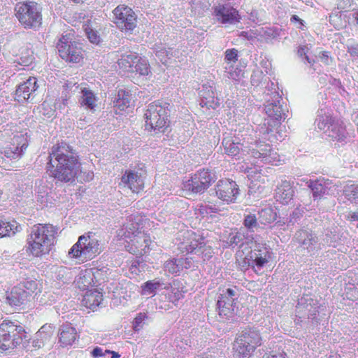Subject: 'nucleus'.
I'll list each match as a JSON object with an SVG mask.
<instances>
[{
	"label": "nucleus",
	"mask_w": 358,
	"mask_h": 358,
	"mask_svg": "<svg viewBox=\"0 0 358 358\" xmlns=\"http://www.w3.org/2000/svg\"><path fill=\"white\" fill-rule=\"evenodd\" d=\"M259 137L258 134L255 137L250 134L241 143L237 138L227 136L223 138L222 146L228 156L240 158L247 152L257 163L278 166L280 161L279 155L271 145L260 141Z\"/></svg>",
	"instance_id": "nucleus-1"
},
{
	"label": "nucleus",
	"mask_w": 358,
	"mask_h": 358,
	"mask_svg": "<svg viewBox=\"0 0 358 358\" xmlns=\"http://www.w3.org/2000/svg\"><path fill=\"white\" fill-rule=\"evenodd\" d=\"M47 171L51 177L63 182H73L80 164L71 146L61 142L51 148Z\"/></svg>",
	"instance_id": "nucleus-2"
},
{
	"label": "nucleus",
	"mask_w": 358,
	"mask_h": 358,
	"mask_svg": "<svg viewBox=\"0 0 358 358\" xmlns=\"http://www.w3.org/2000/svg\"><path fill=\"white\" fill-rule=\"evenodd\" d=\"M265 103L264 110L268 115L267 119H264V123L258 126L259 136L270 142L275 141H281V136L278 135L277 127L282 120H285L287 117L288 110L286 106H283L282 97L279 93L273 91L271 96L264 99Z\"/></svg>",
	"instance_id": "nucleus-3"
},
{
	"label": "nucleus",
	"mask_w": 358,
	"mask_h": 358,
	"mask_svg": "<svg viewBox=\"0 0 358 358\" xmlns=\"http://www.w3.org/2000/svg\"><path fill=\"white\" fill-rule=\"evenodd\" d=\"M250 242L254 245L251 251L245 256L244 262L248 266L255 268V272H257L268 262L270 258L269 250L266 243L261 241L260 237L257 235H245L241 231L231 234L228 238L229 246L232 248L238 245L241 246L245 243H248Z\"/></svg>",
	"instance_id": "nucleus-4"
},
{
	"label": "nucleus",
	"mask_w": 358,
	"mask_h": 358,
	"mask_svg": "<svg viewBox=\"0 0 358 358\" xmlns=\"http://www.w3.org/2000/svg\"><path fill=\"white\" fill-rule=\"evenodd\" d=\"M57 229L50 224H38L31 228L27 238L28 250L34 257L48 254L54 245Z\"/></svg>",
	"instance_id": "nucleus-5"
},
{
	"label": "nucleus",
	"mask_w": 358,
	"mask_h": 358,
	"mask_svg": "<svg viewBox=\"0 0 358 358\" xmlns=\"http://www.w3.org/2000/svg\"><path fill=\"white\" fill-rule=\"evenodd\" d=\"M42 6L34 1L17 2L14 14L20 24L25 29L38 30L42 25Z\"/></svg>",
	"instance_id": "nucleus-6"
},
{
	"label": "nucleus",
	"mask_w": 358,
	"mask_h": 358,
	"mask_svg": "<svg viewBox=\"0 0 358 358\" xmlns=\"http://www.w3.org/2000/svg\"><path fill=\"white\" fill-rule=\"evenodd\" d=\"M315 124L331 140L341 143L346 141L348 133L345 126L333 117L331 110L327 106H322L318 109Z\"/></svg>",
	"instance_id": "nucleus-7"
},
{
	"label": "nucleus",
	"mask_w": 358,
	"mask_h": 358,
	"mask_svg": "<svg viewBox=\"0 0 358 358\" xmlns=\"http://www.w3.org/2000/svg\"><path fill=\"white\" fill-rule=\"evenodd\" d=\"M171 106L167 102L160 101L150 103L144 114L145 129L156 133H164L167 129Z\"/></svg>",
	"instance_id": "nucleus-8"
},
{
	"label": "nucleus",
	"mask_w": 358,
	"mask_h": 358,
	"mask_svg": "<svg viewBox=\"0 0 358 358\" xmlns=\"http://www.w3.org/2000/svg\"><path fill=\"white\" fill-rule=\"evenodd\" d=\"M101 252L100 241L95 234L82 235L69 251V256L83 262L92 259Z\"/></svg>",
	"instance_id": "nucleus-9"
},
{
	"label": "nucleus",
	"mask_w": 358,
	"mask_h": 358,
	"mask_svg": "<svg viewBox=\"0 0 358 358\" xmlns=\"http://www.w3.org/2000/svg\"><path fill=\"white\" fill-rule=\"evenodd\" d=\"M140 218L130 216L128 222L118 231V236L124 239L127 243L141 248V250L148 246L149 239L141 230Z\"/></svg>",
	"instance_id": "nucleus-10"
},
{
	"label": "nucleus",
	"mask_w": 358,
	"mask_h": 358,
	"mask_svg": "<svg viewBox=\"0 0 358 358\" xmlns=\"http://www.w3.org/2000/svg\"><path fill=\"white\" fill-rule=\"evenodd\" d=\"M216 180L215 173L208 169H200L183 183L185 189L196 194L203 193Z\"/></svg>",
	"instance_id": "nucleus-11"
},
{
	"label": "nucleus",
	"mask_w": 358,
	"mask_h": 358,
	"mask_svg": "<svg viewBox=\"0 0 358 358\" xmlns=\"http://www.w3.org/2000/svg\"><path fill=\"white\" fill-rule=\"evenodd\" d=\"M57 48L59 56L66 62L78 63L83 59V50L80 44L72 41L70 35H62Z\"/></svg>",
	"instance_id": "nucleus-12"
},
{
	"label": "nucleus",
	"mask_w": 358,
	"mask_h": 358,
	"mask_svg": "<svg viewBox=\"0 0 358 358\" xmlns=\"http://www.w3.org/2000/svg\"><path fill=\"white\" fill-rule=\"evenodd\" d=\"M238 294L236 288H227L222 291L217 302L218 314L223 320H228L235 315L238 309Z\"/></svg>",
	"instance_id": "nucleus-13"
},
{
	"label": "nucleus",
	"mask_w": 358,
	"mask_h": 358,
	"mask_svg": "<svg viewBox=\"0 0 358 358\" xmlns=\"http://www.w3.org/2000/svg\"><path fill=\"white\" fill-rule=\"evenodd\" d=\"M29 145L27 131H20L15 134L4 145L1 153L6 158L17 159L21 158Z\"/></svg>",
	"instance_id": "nucleus-14"
},
{
	"label": "nucleus",
	"mask_w": 358,
	"mask_h": 358,
	"mask_svg": "<svg viewBox=\"0 0 358 358\" xmlns=\"http://www.w3.org/2000/svg\"><path fill=\"white\" fill-rule=\"evenodd\" d=\"M294 238L301 249L310 256L315 255L324 245L319 241L317 234L309 229H301L294 235Z\"/></svg>",
	"instance_id": "nucleus-15"
},
{
	"label": "nucleus",
	"mask_w": 358,
	"mask_h": 358,
	"mask_svg": "<svg viewBox=\"0 0 358 358\" xmlns=\"http://www.w3.org/2000/svg\"><path fill=\"white\" fill-rule=\"evenodd\" d=\"M183 241L179 243L182 252L194 253L197 255L203 254L205 250L206 242L204 238L192 231H185L182 234Z\"/></svg>",
	"instance_id": "nucleus-16"
},
{
	"label": "nucleus",
	"mask_w": 358,
	"mask_h": 358,
	"mask_svg": "<svg viewBox=\"0 0 358 358\" xmlns=\"http://www.w3.org/2000/svg\"><path fill=\"white\" fill-rule=\"evenodd\" d=\"M113 13L114 22L120 29L132 31L136 27V15L130 7L124 4L119 5Z\"/></svg>",
	"instance_id": "nucleus-17"
},
{
	"label": "nucleus",
	"mask_w": 358,
	"mask_h": 358,
	"mask_svg": "<svg viewBox=\"0 0 358 358\" xmlns=\"http://www.w3.org/2000/svg\"><path fill=\"white\" fill-rule=\"evenodd\" d=\"M299 319L296 320V323L302 322L301 318L310 320L313 323L318 322L317 315L319 313V306L317 300L312 299L311 297L301 298L298 303L296 309Z\"/></svg>",
	"instance_id": "nucleus-18"
},
{
	"label": "nucleus",
	"mask_w": 358,
	"mask_h": 358,
	"mask_svg": "<svg viewBox=\"0 0 358 358\" xmlns=\"http://www.w3.org/2000/svg\"><path fill=\"white\" fill-rule=\"evenodd\" d=\"M216 196L227 203L234 202L239 194V189L234 180H220L215 187Z\"/></svg>",
	"instance_id": "nucleus-19"
},
{
	"label": "nucleus",
	"mask_w": 358,
	"mask_h": 358,
	"mask_svg": "<svg viewBox=\"0 0 358 358\" xmlns=\"http://www.w3.org/2000/svg\"><path fill=\"white\" fill-rule=\"evenodd\" d=\"M38 88L36 78L29 77L26 81L18 85L15 90V99L19 103L31 101L35 97Z\"/></svg>",
	"instance_id": "nucleus-20"
},
{
	"label": "nucleus",
	"mask_w": 358,
	"mask_h": 358,
	"mask_svg": "<svg viewBox=\"0 0 358 358\" xmlns=\"http://www.w3.org/2000/svg\"><path fill=\"white\" fill-rule=\"evenodd\" d=\"M214 14L222 24H234L240 21V15L236 8L229 4H219L214 7Z\"/></svg>",
	"instance_id": "nucleus-21"
},
{
	"label": "nucleus",
	"mask_w": 358,
	"mask_h": 358,
	"mask_svg": "<svg viewBox=\"0 0 358 358\" xmlns=\"http://www.w3.org/2000/svg\"><path fill=\"white\" fill-rule=\"evenodd\" d=\"M261 337H237L233 345L234 350L239 358L244 357L254 351L256 345H260Z\"/></svg>",
	"instance_id": "nucleus-22"
},
{
	"label": "nucleus",
	"mask_w": 358,
	"mask_h": 358,
	"mask_svg": "<svg viewBox=\"0 0 358 358\" xmlns=\"http://www.w3.org/2000/svg\"><path fill=\"white\" fill-rule=\"evenodd\" d=\"M194 266V262L192 258H173L165 262L164 269L166 273L179 275L180 273L185 269L191 268Z\"/></svg>",
	"instance_id": "nucleus-23"
},
{
	"label": "nucleus",
	"mask_w": 358,
	"mask_h": 358,
	"mask_svg": "<svg viewBox=\"0 0 358 358\" xmlns=\"http://www.w3.org/2000/svg\"><path fill=\"white\" fill-rule=\"evenodd\" d=\"M121 181L133 192L138 193L143 188V181L141 176L134 171H126L121 178Z\"/></svg>",
	"instance_id": "nucleus-24"
},
{
	"label": "nucleus",
	"mask_w": 358,
	"mask_h": 358,
	"mask_svg": "<svg viewBox=\"0 0 358 358\" xmlns=\"http://www.w3.org/2000/svg\"><path fill=\"white\" fill-rule=\"evenodd\" d=\"M294 191L289 181H282L277 187L275 192L276 201L283 205H287L293 199Z\"/></svg>",
	"instance_id": "nucleus-25"
},
{
	"label": "nucleus",
	"mask_w": 358,
	"mask_h": 358,
	"mask_svg": "<svg viewBox=\"0 0 358 358\" xmlns=\"http://www.w3.org/2000/svg\"><path fill=\"white\" fill-rule=\"evenodd\" d=\"M311 189L314 201L320 200L327 190L326 181L324 178L316 180H303Z\"/></svg>",
	"instance_id": "nucleus-26"
},
{
	"label": "nucleus",
	"mask_w": 358,
	"mask_h": 358,
	"mask_svg": "<svg viewBox=\"0 0 358 358\" xmlns=\"http://www.w3.org/2000/svg\"><path fill=\"white\" fill-rule=\"evenodd\" d=\"M29 296L21 287H15L6 296V300L10 306H20L29 299Z\"/></svg>",
	"instance_id": "nucleus-27"
},
{
	"label": "nucleus",
	"mask_w": 358,
	"mask_h": 358,
	"mask_svg": "<svg viewBox=\"0 0 358 358\" xmlns=\"http://www.w3.org/2000/svg\"><path fill=\"white\" fill-rule=\"evenodd\" d=\"M103 300L101 292L96 289L87 291L83 296L82 303L91 310L96 309Z\"/></svg>",
	"instance_id": "nucleus-28"
},
{
	"label": "nucleus",
	"mask_w": 358,
	"mask_h": 358,
	"mask_svg": "<svg viewBox=\"0 0 358 358\" xmlns=\"http://www.w3.org/2000/svg\"><path fill=\"white\" fill-rule=\"evenodd\" d=\"M29 334L23 327L10 321H3L0 324V336H18Z\"/></svg>",
	"instance_id": "nucleus-29"
},
{
	"label": "nucleus",
	"mask_w": 358,
	"mask_h": 358,
	"mask_svg": "<svg viewBox=\"0 0 358 358\" xmlns=\"http://www.w3.org/2000/svg\"><path fill=\"white\" fill-rule=\"evenodd\" d=\"M243 224L244 229L247 231V234L257 232L263 228L261 226L257 215L251 213L245 214Z\"/></svg>",
	"instance_id": "nucleus-30"
},
{
	"label": "nucleus",
	"mask_w": 358,
	"mask_h": 358,
	"mask_svg": "<svg viewBox=\"0 0 358 358\" xmlns=\"http://www.w3.org/2000/svg\"><path fill=\"white\" fill-rule=\"evenodd\" d=\"M92 273V281L95 285L98 286L110 279L112 271L106 266H101L93 268Z\"/></svg>",
	"instance_id": "nucleus-31"
},
{
	"label": "nucleus",
	"mask_w": 358,
	"mask_h": 358,
	"mask_svg": "<svg viewBox=\"0 0 358 358\" xmlns=\"http://www.w3.org/2000/svg\"><path fill=\"white\" fill-rule=\"evenodd\" d=\"M138 62V55L136 53L130 52L128 55H122L117 61L119 67L124 71L134 72L136 62Z\"/></svg>",
	"instance_id": "nucleus-32"
},
{
	"label": "nucleus",
	"mask_w": 358,
	"mask_h": 358,
	"mask_svg": "<svg viewBox=\"0 0 358 358\" xmlns=\"http://www.w3.org/2000/svg\"><path fill=\"white\" fill-rule=\"evenodd\" d=\"M21 230V226L16 221H0V238L10 236Z\"/></svg>",
	"instance_id": "nucleus-33"
},
{
	"label": "nucleus",
	"mask_w": 358,
	"mask_h": 358,
	"mask_svg": "<svg viewBox=\"0 0 358 358\" xmlns=\"http://www.w3.org/2000/svg\"><path fill=\"white\" fill-rule=\"evenodd\" d=\"M96 96L92 90L86 87L81 89L80 99L81 106H85L87 109L93 110L96 106Z\"/></svg>",
	"instance_id": "nucleus-34"
},
{
	"label": "nucleus",
	"mask_w": 358,
	"mask_h": 358,
	"mask_svg": "<svg viewBox=\"0 0 358 358\" xmlns=\"http://www.w3.org/2000/svg\"><path fill=\"white\" fill-rule=\"evenodd\" d=\"M114 103L120 110H124L130 106L131 94L129 92L120 90L115 98Z\"/></svg>",
	"instance_id": "nucleus-35"
},
{
	"label": "nucleus",
	"mask_w": 358,
	"mask_h": 358,
	"mask_svg": "<svg viewBox=\"0 0 358 358\" xmlns=\"http://www.w3.org/2000/svg\"><path fill=\"white\" fill-rule=\"evenodd\" d=\"M261 225H266L274 222L276 220L277 215L274 210L271 208H264L257 213Z\"/></svg>",
	"instance_id": "nucleus-36"
},
{
	"label": "nucleus",
	"mask_w": 358,
	"mask_h": 358,
	"mask_svg": "<svg viewBox=\"0 0 358 358\" xmlns=\"http://www.w3.org/2000/svg\"><path fill=\"white\" fill-rule=\"evenodd\" d=\"M163 285L160 280L155 279L145 282L142 286V294L155 295L157 290Z\"/></svg>",
	"instance_id": "nucleus-37"
},
{
	"label": "nucleus",
	"mask_w": 358,
	"mask_h": 358,
	"mask_svg": "<svg viewBox=\"0 0 358 358\" xmlns=\"http://www.w3.org/2000/svg\"><path fill=\"white\" fill-rule=\"evenodd\" d=\"M345 197L352 203H358V185L348 184L343 188Z\"/></svg>",
	"instance_id": "nucleus-38"
},
{
	"label": "nucleus",
	"mask_w": 358,
	"mask_h": 358,
	"mask_svg": "<svg viewBox=\"0 0 358 358\" xmlns=\"http://www.w3.org/2000/svg\"><path fill=\"white\" fill-rule=\"evenodd\" d=\"M166 293L164 294V298L169 302L176 304V303L183 296V294L178 288L173 287H164Z\"/></svg>",
	"instance_id": "nucleus-39"
},
{
	"label": "nucleus",
	"mask_w": 358,
	"mask_h": 358,
	"mask_svg": "<svg viewBox=\"0 0 358 358\" xmlns=\"http://www.w3.org/2000/svg\"><path fill=\"white\" fill-rule=\"evenodd\" d=\"M149 317L145 313L137 314L134 320L132 327L135 334H138L139 331L143 328L149 322Z\"/></svg>",
	"instance_id": "nucleus-40"
},
{
	"label": "nucleus",
	"mask_w": 358,
	"mask_h": 358,
	"mask_svg": "<svg viewBox=\"0 0 358 358\" xmlns=\"http://www.w3.org/2000/svg\"><path fill=\"white\" fill-rule=\"evenodd\" d=\"M86 35L89 41L94 44H99L100 42V36L98 32L92 28L90 20H87L83 25Z\"/></svg>",
	"instance_id": "nucleus-41"
},
{
	"label": "nucleus",
	"mask_w": 358,
	"mask_h": 358,
	"mask_svg": "<svg viewBox=\"0 0 358 358\" xmlns=\"http://www.w3.org/2000/svg\"><path fill=\"white\" fill-rule=\"evenodd\" d=\"M36 188L35 189L36 194V199L38 202L41 204L48 203V188L46 186L42 185V180L36 182Z\"/></svg>",
	"instance_id": "nucleus-42"
},
{
	"label": "nucleus",
	"mask_w": 358,
	"mask_h": 358,
	"mask_svg": "<svg viewBox=\"0 0 358 358\" xmlns=\"http://www.w3.org/2000/svg\"><path fill=\"white\" fill-rule=\"evenodd\" d=\"M134 72H136L141 76H148L150 69L147 60L138 56V62L134 65Z\"/></svg>",
	"instance_id": "nucleus-43"
},
{
	"label": "nucleus",
	"mask_w": 358,
	"mask_h": 358,
	"mask_svg": "<svg viewBox=\"0 0 358 358\" xmlns=\"http://www.w3.org/2000/svg\"><path fill=\"white\" fill-rule=\"evenodd\" d=\"M79 333L74 325L70 322H66L60 326L57 336H76Z\"/></svg>",
	"instance_id": "nucleus-44"
},
{
	"label": "nucleus",
	"mask_w": 358,
	"mask_h": 358,
	"mask_svg": "<svg viewBox=\"0 0 358 358\" xmlns=\"http://www.w3.org/2000/svg\"><path fill=\"white\" fill-rule=\"evenodd\" d=\"M22 337H17V341H10V337H0V349L3 351L16 346L22 341Z\"/></svg>",
	"instance_id": "nucleus-45"
},
{
	"label": "nucleus",
	"mask_w": 358,
	"mask_h": 358,
	"mask_svg": "<svg viewBox=\"0 0 358 358\" xmlns=\"http://www.w3.org/2000/svg\"><path fill=\"white\" fill-rule=\"evenodd\" d=\"M155 55L164 64H167L168 60L173 56V53L166 48L161 47L156 50Z\"/></svg>",
	"instance_id": "nucleus-46"
},
{
	"label": "nucleus",
	"mask_w": 358,
	"mask_h": 358,
	"mask_svg": "<svg viewBox=\"0 0 358 358\" xmlns=\"http://www.w3.org/2000/svg\"><path fill=\"white\" fill-rule=\"evenodd\" d=\"M241 69L235 67L234 65H229L225 66L226 76L231 80H238L241 77Z\"/></svg>",
	"instance_id": "nucleus-47"
},
{
	"label": "nucleus",
	"mask_w": 358,
	"mask_h": 358,
	"mask_svg": "<svg viewBox=\"0 0 358 358\" xmlns=\"http://www.w3.org/2000/svg\"><path fill=\"white\" fill-rule=\"evenodd\" d=\"M37 286L38 285L36 280L31 279H25L21 282L19 287L23 288L30 296L31 293H34V291L37 289Z\"/></svg>",
	"instance_id": "nucleus-48"
},
{
	"label": "nucleus",
	"mask_w": 358,
	"mask_h": 358,
	"mask_svg": "<svg viewBox=\"0 0 358 358\" xmlns=\"http://www.w3.org/2000/svg\"><path fill=\"white\" fill-rule=\"evenodd\" d=\"M238 50L235 48L227 49L225 51L224 60L227 66L234 65L238 60Z\"/></svg>",
	"instance_id": "nucleus-49"
},
{
	"label": "nucleus",
	"mask_w": 358,
	"mask_h": 358,
	"mask_svg": "<svg viewBox=\"0 0 358 358\" xmlns=\"http://www.w3.org/2000/svg\"><path fill=\"white\" fill-rule=\"evenodd\" d=\"M198 210L201 215L206 216L216 213L218 208L215 205L210 204V203H204L199 206Z\"/></svg>",
	"instance_id": "nucleus-50"
},
{
	"label": "nucleus",
	"mask_w": 358,
	"mask_h": 358,
	"mask_svg": "<svg viewBox=\"0 0 358 358\" xmlns=\"http://www.w3.org/2000/svg\"><path fill=\"white\" fill-rule=\"evenodd\" d=\"M204 94L203 91L200 92V95L202 97L201 104L211 108H215V106H218L217 102L215 103V96L213 91H211L210 94L208 96H205Z\"/></svg>",
	"instance_id": "nucleus-51"
},
{
	"label": "nucleus",
	"mask_w": 358,
	"mask_h": 358,
	"mask_svg": "<svg viewBox=\"0 0 358 358\" xmlns=\"http://www.w3.org/2000/svg\"><path fill=\"white\" fill-rule=\"evenodd\" d=\"M264 83H266V85L265 86V91L264 92V99H267L268 96H271V94L273 93V91H275L276 93H278V87L277 83H274L273 81H271L269 80L268 78H266L264 80Z\"/></svg>",
	"instance_id": "nucleus-52"
},
{
	"label": "nucleus",
	"mask_w": 358,
	"mask_h": 358,
	"mask_svg": "<svg viewBox=\"0 0 358 358\" xmlns=\"http://www.w3.org/2000/svg\"><path fill=\"white\" fill-rule=\"evenodd\" d=\"M145 264L140 260H134L132 262L129 271L131 273L138 275L140 273L144 271Z\"/></svg>",
	"instance_id": "nucleus-53"
},
{
	"label": "nucleus",
	"mask_w": 358,
	"mask_h": 358,
	"mask_svg": "<svg viewBox=\"0 0 358 358\" xmlns=\"http://www.w3.org/2000/svg\"><path fill=\"white\" fill-rule=\"evenodd\" d=\"M308 51H309V48L307 45H301L298 48L297 54H298L299 57H300L301 58H303V57H304V59L308 64H313L315 62V61L308 57Z\"/></svg>",
	"instance_id": "nucleus-54"
},
{
	"label": "nucleus",
	"mask_w": 358,
	"mask_h": 358,
	"mask_svg": "<svg viewBox=\"0 0 358 358\" xmlns=\"http://www.w3.org/2000/svg\"><path fill=\"white\" fill-rule=\"evenodd\" d=\"M55 327L52 324H45L38 330V334L45 336H51L54 334Z\"/></svg>",
	"instance_id": "nucleus-55"
},
{
	"label": "nucleus",
	"mask_w": 358,
	"mask_h": 358,
	"mask_svg": "<svg viewBox=\"0 0 358 358\" xmlns=\"http://www.w3.org/2000/svg\"><path fill=\"white\" fill-rule=\"evenodd\" d=\"M303 214V210L301 208H295L289 217V222L294 224L299 219H300Z\"/></svg>",
	"instance_id": "nucleus-56"
},
{
	"label": "nucleus",
	"mask_w": 358,
	"mask_h": 358,
	"mask_svg": "<svg viewBox=\"0 0 358 358\" xmlns=\"http://www.w3.org/2000/svg\"><path fill=\"white\" fill-rule=\"evenodd\" d=\"M110 352V350L103 349L101 347H96L91 352V355L94 358L105 357L107 353Z\"/></svg>",
	"instance_id": "nucleus-57"
},
{
	"label": "nucleus",
	"mask_w": 358,
	"mask_h": 358,
	"mask_svg": "<svg viewBox=\"0 0 358 358\" xmlns=\"http://www.w3.org/2000/svg\"><path fill=\"white\" fill-rule=\"evenodd\" d=\"M76 337H59L60 346L66 347L71 345L75 341Z\"/></svg>",
	"instance_id": "nucleus-58"
},
{
	"label": "nucleus",
	"mask_w": 358,
	"mask_h": 358,
	"mask_svg": "<svg viewBox=\"0 0 358 358\" xmlns=\"http://www.w3.org/2000/svg\"><path fill=\"white\" fill-rule=\"evenodd\" d=\"M347 51L351 57H358V43L349 44L347 46Z\"/></svg>",
	"instance_id": "nucleus-59"
},
{
	"label": "nucleus",
	"mask_w": 358,
	"mask_h": 358,
	"mask_svg": "<svg viewBox=\"0 0 358 358\" xmlns=\"http://www.w3.org/2000/svg\"><path fill=\"white\" fill-rule=\"evenodd\" d=\"M262 358H285V355L281 353H270L265 354L263 355Z\"/></svg>",
	"instance_id": "nucleus-60"
},
{
	"label": "nucleus",
	"mask_w": 358,
	"mask_h": 358,
	"mask_svg": "<svg viewBox=\"0 0 358 358\" xmlns=\"http://www.w3.org/2000/svg\"><path fill=\"white\" fill-rule=\"evenodd\" d=\"M292 22H299L301 25H303V20L299 18L298 15H294L291 17L290 19Z\"/></svg>",
	"instance_id": "nucleus-61"
},
{
	"label": "nucleus",
	"mask_w": 358,
	"mask_h": 358,
	"mask_svg": "<svg viewBox=\"0 0 358 358\" xmlns=\"http://www.w3.org/2000/svg\"><path fill=\"white\" fill-rule=\"evenodd\" d=\"M262 71H257L256 73H255L252 76V83H253V85L257 83V81L255 80V77L256 76H260L262 75Z\"/></svg>",
	"instance_id": "nucleus-62"
},
{
	"label": "nucleus",
	"mask_w": 358,
	"mask_h": 358,
	"mask_svg": "<svg viewBox=\"0 0 358 358\" xmlns=\"http://www.w3.org/2000/svg\"><path fill=\"white\" fill-rule=\"evenodd\" d=\"M328 59L329 57L327 54V52H323L322 56L321 57V59L327 64H328Z\"/></svg>",
	"instance_id": "nucleus-63"
},
{
	"label": "nucleus",
	"mask_w": 358,
	"mask_h": 358,
	"mask_svg": "<svg viewBox=\"0 0 358 358\" xmlns=\"http://www.w3.org/2000/svg\"><path fill=\"white\" fill-rule=\"evenodd\" d=\"M108 354L111 355V358H120V355L118 352H115V351L110 350V352Z\"/></svg>",
	"instance_id": "nucleus-64"
}]
</instances>
